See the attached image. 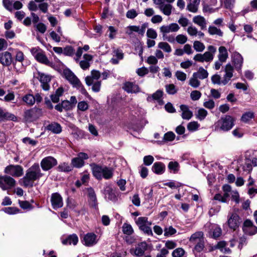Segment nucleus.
Here are the masks:
<instances>
[{
    "label": "nucleus",
    "mask_w": 257,
    "mask_h": 257,
    "mask_svg": "<svg viewBox=\"0 0 257 257\" xmlns=\"http://www.w3.org/2000/svg\"><path fill=\"white\" fill-rule=\"evenodd\" d=\"M185 253L184 250L182 248H177L172 252L173 257H182Z\"/></svg>",
    "instance_id": "obj_56"
},
{
    "label": "nucleus",
    "mask_w": 257,
    "mask_h": 257,
    "mask_svg": "<svg viewBox=\"0 0 257 257\" xmlns=\"http://www.w3.org/2000/svg\"><path fill=\"white\" fill-rule=\"evenodd\" d=\"M91 167L93 175L98 180H101L103 178L109 179L113 176V170L110 168L97 165H93Z\"/></svg>",
    "instance_id": "obj_3"
},
{
    "label": "nucleus",
    "mask_w": 257,
    "mask_h": 257,
    "mask_svg": "<svg viewBox=\"0 0 257 257\" xmlns=\"http://www.w3.org/2000/svg\"><path fill=\"white\" fill-rule=\"evenodd\" d=\"M136 223L139 229L148 235H153V233L150 226L152 222L149 221L146 217H139L136 219Z\"/></svg>",
    "instance_id": "obj_6"
},
{
    "label": "nucleus",
    "mask_w": 257,
    "mask_h": 257,
    "mask_svg": "<svg viewBox=\"0 0 257 257\" xmlns=\"http://www.w3.org/2000/svg\"><path fill=\"white\" fill-rule=\"evenodd\" d=\"M234 121L235 118L230 115L222 116L215 123V131L219 132H228L234 125Z\"/></svg>",
    "instance_id": "obj_2"
},
{
    "label": "nucleus",
    "mask_w": 257,
    "mask_h": 257,
    "mask_svg": "<svg viewBox=\"0 0 257 257\" xmlns=\"http://www.w3.org/2000/svg\"><path fill=\"white\" fill-rule=\"evenodd\" d=\"M241 222V220L240 218L236 213L231 214L228 219V224L229 227L234 230L239 227Z\"/></svg>",
    "instance_id": "obj_12"
},
{
    "label": "nucleus",
    "mask_w": 257,
    "mask_h": 257,
    "mask_svg": "<svg viewBox=\"0 0 257 257\" xmlns=\"http://www.w3.org/2000/svg\"><path fill=\"white\" fill-rule=\"evenodd\" d=\"M225 74L223 76V85H225L229 81L233 76V67L230 64L228 63L225 67Z\"/></svg>",
    "instance_id": "obj_19"
},
{
    "label": "nucleus",
    "mask_w": 257,
    "mask_h": 257,
    "mask_svg": "<svg viewBox=\"0 0 257 257\" xmlns=\"http://www.w3.org/2000/svg\"><path fill=\"white\" fill-rule=\"evenodd\" d=\"M175 135L172 132L166 133L163 138V140L166 141H172L175 139Z\"/></svg>",
    "instance_id": "obj_60"
},
{
    "label": "nucleus",
    "mask_w": 257,
    "mask_h": 257,
    "mask_svg": "<svg viewBox=\"0 0 257 257\" xmlns=\"http://www.w3.org/2000/svg\"><path fill=\"white\" fill-rule=\"evenodd\" d=\"M63 75L74 87L80 89L82 93L85 91L80 81L69 69H64L63 72Z\"/></svg>",
    "instance_id": "obj_5"
},
{
    "label": "nucleus",
    "mask_w": 257,
    "mask_h": 257,
    "mask_svg": "<svg viewBox=\"0 0 257 257\" xmlns=\"http://www.w3.org/2000/svg\"><path fill=\"white\" fill-rule=\"evenodd\" d=\"M208 51L204 53V56L206 59V62H210L213 58L214 55L216 52V48L212 45H210L207 47Z\"/></svg>",
    "instance_id": "obj_25"
},
{
    "label": "nucleus",
    "mask_w": 257,
    "mask_h": 257,
    "mask_svg": "<svg viewBox=\"0 0 257 257\" xmlns=\"http://www.w3.org/2000/svg\"><path fill=\"white\" fill-rule=\"evenodd\" d=\"M207 111L203 108H200L198 109V110H197L195 114L196 117L201 121L204 120L207 115Z\"/></svg>",
    "instance_id": "obj_39"
},
{
    "label": "nucleus",
    "mask_w": 257,
    "mask_h": 257,
    "mask_svg": "<svg viewBox=\"0 0 257 257\" xmlns=\"http://www.w3.org/2000/svg\"><path fill=\"white\" fill-rule=\"evenodd\" d=\"M35 58L38 61L41 63L48 66H50L52 64V63L48 59L46 55L42 53H38L36 55Z\"/></svg>",
    "instance_id": "obj_34"
},
{
    "label": "nucleus",
    "mask_w": 257,
    "mask_h": 257,
    "mask_svg": "<svg viewBox=\"0 0 257 257\" xmlns=\"http://www.w3.org/2000/svg\"><path fill=\"white\" fill-rule=\"evenodd\" d=\"M47 128L48 130L52 132L54 134H59L62 131V127L60 124L56 122L52 123L49 124Z\"/></svg>",
    "instance_id": "obj_36"
},
{
    "label": "nucleus",
    "mask_w": 257,
    "mask_h": 257,
    "mask_svg": "<svg viewBox=\"0 0 257 257\" xmlns=\"http://www.w3.org/2000/svg\"><path fill=\"white\" fill-rule=\"evenodd\" d=\"M57 160L52 157L44 158L41 162V166L44 171H48L57 165Z\"/></svg>",
    "instance_id": "obj_10"
},
{
    "label": "nucleus",
    "mask_w": 257,
    "mask_h": 257,
    "mask_svg": "<svg viewBox=\"0 0 257 257\" xmlns=\"http://www.w3.org/2000/svg\"><path fill=\"white\" fill-rule=\"evenodd\" d=\"M253 117L254 113L252 112H246L242 115L241 120L244 122H247Z\"/></svg>",
    "instance_id": "obj_52"
},
{
    "label": "nucleus",
    "mask_w": 257,
    "mask_h": 257,
    "mask_svg": "<svg viewBox=\"0 0 257 257\" xmlns=\"http://www.w3.org/2000/svg\"><path fill=\"white\" fill-rule=\"evenodd\" d=\"M180 29V27L176 23H171L168 25H163L160 28V32L162 35L170 33L176 32Z\"/></svg>",
    "instance_id": "obj_16"
},
{
    "label": "nucleus",
    "mask_w": 257,
    "mask_h": 257,
    "mask_svg": "<svg viewBox=\"0 0 257 257\" xmlns=\"http://www.w3.org/2000/svg\"><path fill=\"white\" fill-rule=\"evenodd\" d=\"M58 170L61 172H70L72 170V167L68 163L64 162L61 163L57 168Z\"/></svg>",
    "instance_id": "obj_44"
},
{
    "label": "nucleus",
    "mask_w": 257,
    "mask_h": 257,
    "mask_svg": "<svg viewBox=\"0 0 257 257\" xmlns=\"http://www.w3.org/2000/svg\"><path fill=\"white\" fill-rule=\"evenodd\" d=\"M51 202L53 208L56 210L63 205V199L58 193H54L51 195Z\"/></svg>",
    "instance_id": "obj_14"
},
{
    "label": "nucleus",
    "mask_w": 257,
    "mask_h": 257,
    "mask_svg": "<svg viewBox=\"0 0 257 257\" xmlns=\"http://www.w3.org/2000/svg\"><path fill=\"white\" fill-rule=\"evenodd\" d=\"M42 175L39 164H34L27 170L25 176L22 179L23 186L32 187L35 181L39 180Z\"/></svg>",
    "instance_id": "obj_1"
},
{
    "label": "nucleus",
    "mask_w": 257,
    "mask_h": 257,
    "mask_svg": "<svg viewBox=\"0 0 257 257\" xmlns=\"http://www.w3.org/2000/svg\"><path fill=\"white\" fill-rule=\"evenodd\" d=\"M212 82L214 84L223 85V80H221V77L219 75L215 74L211 77Z\"/></svg>",
    "instance_id": "obj_58"
},
{
    "label": "nucleus",
    "mask_w": 257,
    "mask_h": 257,
    "mask_svg": "<svg viewBox=\"0 0 257 257\" xmlns=\"http://www.w3.org/2000/svg\"><path fill=\"white\" fill-rule=\"evenodd\" d=\"M74 53V50L71 46H68L63 49V54L65 55L71 56Z\"/></svg>",
    "instance_id": "obj_59"
},
{
    "label": "nucleus",
    "mask_w": 257,
    "mask_h": 257,
    "mask_svg": "<svg viewBox=\"0 0 257 257\" xmlns=\"http://www.w3.org/2000/svg\"><path fill=\"white\" fill-rule=\"evenodd\" d=\"M37 78L41 83V86L43 90L47 91L50 88L49 82L51 78L49 75L38 71Z\"/></svg>",
    "instance_id": "obj_9"
},
{
    "label": "nucleus",
    "mask_w": 257,
    "mask_h": 257,
    "mask_svg": "<svg viewBox=\"0 0 257 257\" xmlns=\"http://www.w3.org/2000/svg\"><path fill=\"white\" fill-rule=\"evenodd\" d=\"M208 32L210 35H216L219 37L223 36V32L220 29L214 26H210L208 29Z\"/></svg>",
    "instance_id": "obj_33"
},
{
    "label": "nucleus",
    "mask_w": 257,
    "mask_h": 257,
    "mask_svg": "<svg viewBox=\"0 0 257 257\" xmlns=\"http://www.w3.org/2000/svg\"><path fill=\"white\" fill-rule=\"evenodd\" d=\"M113 53L114 54L113 57L111 58L110 62L113 64H117L119 60L123 59V53L122 51L118 49L114 50Z\"/></svg>",
    "instance_id": "obj_32"
},
{
    "label": "nucleus",
    "mask_w": 257,
    "mask_h": 257,
    "mask_svg": "<svg viewBox=\"0 0 257 257\" xmlns=\"http://www.w3.org/2000/svg\"><path fill=\"white\" fill-rule=\"evenodd\" d=\"M182 111L181 116L183 119L189 120L193 116L192 112L189 109L188 106L186 105L182 104L180 106Z\"/></svg>",
    "instance_id": "obj_26"
},
{
    "label": "nucleus",
    "mask_w": 257,
    "mask_h": 257,
    "mask_svg": "<svg viewBox=\"0 0 257 257\" xmlns=\"http://www.w3.org/2000/svg\"><path fill=\"white\" fill-rule=\"evenodd\" d=\"M232 60L235 69L239 72L243 63V57L239 53L234 52L232 55Z\"/></svg>",
    "instance_id": "obj_18"
},
{
    "label": "nucleus",
    "mask_w": 257,
    "mask_h": 257,
    "mask_svg": "<svg viewBox=\"0 0 257 257\" xmlns=\"http://www.w3.org/2000/svg\"><path fill=\"white\" fill-rule=\"evenodd\" d=\"M163 95V91L160 90H157L155 93H153L151 96H148V101H150L151 99L160 101Z\"/></svg>",
    "instance_id": "obj_46"
},
{
    "label": "nucleus",
    "mask_w": 257,
    "mask_h": 257,
    "mask_svg": "<svg viewBox=\"0 0 257 257\" xmlns=\"http://www.w3.org/2000/svg\"><path fill=\"white\" fill-rule=\"evenodd\" d=\"M187 37L183 34H180L176 36L175 40L180 44H184L187 41Z\"/></svg>",
    "instance_id": "obj_55"
},
{
    "label": "nucleus",
    "mask_w": 257,
    "mask_h": 257,
    "mask_svg": "<svg viewBox=\"0 0 257 257\" xmlns=\"http://www.w3.org/2000/svg\"><path fill=\"white\" fill-rule=\"evenodd\" d=\"M147 36L151 39H155L157 37V33L155 30L150 28L147 31Z\"/></svg>",
    "instance_id": "obj_61"
},
{
    "label": "nucleus",
    "mask_w": 257,
    "mask_h": 257,
    "mask_svg": "<svg viewBox=\"0 0 257 257\" xmlns=\"http://www.w3.org/2000/svg\"><path fill=\"white\" fill-rule=\"evenodd\" d=\"M83 241L84 244L87 246H93L97 243V236L94 233H87L84 236Z\"/></svg>",
    "instance_id": "obj_15"
},
{
    "label": "nucleus",
    "mask_w": 257,
    "mask_h": 257,
    "mask_svg": "<svg viewBox=\"0 0 257 257\" xmlns=\"http://www.w3.org/2000/svg\"><path fill=\"white\" fill-rule=\"evenodd\" d=\"M122 228L123 233L125 234L131 235L134 232L132 226L129 224L126 223H124Z\"/></svg>",
    "instance_id": "obj_47"
},
{
    "label": "nucleus",
    "mask_w": 257,
    "mask_h": 257,
    "mask_svg": "<svg viewBox=\"0 0 257 257\" xmlns=\"http://www.w3.org/2000/svg\"><path fill=\"white\" fill-rule=\"evenodd\" d=\"M71 164L74 167L81 168L84 165V162L82 159L77 157L72 159Z\"/></svg>",
    "instance_id": "obj_45"
},
{
    "label": "nucleus",
    "mask_w": 257,
    "mask_h": 257,
    "mask_svg": "<svg viewBox=\"0 0 257 257\" xmlns=\"http://www.w3.org/2000/svg\"><path fill=\"white\" fill-rule=\"evenodd\" d=\"M166 92L169 94H174L177 92V89L173 84L166 85Z\"/></svg>",
    "instance_id": "obj_54"
},
{
    "label": "nucleus",
    "mask_w": 257,
    "mask_h": 257,
    "mask_svg": "<svg viewBox=\"0 0 257 257\" xmlns=\"http://www.w3.org/2000/svg\"><path fill=\"white\" fill-rule=\"evenodd\" d=\"M4 172L13 177H19L23 174V168L20 165H10L5 168Z\"/></svg>",
    "instance_id": "obj_8"
},
{
    "label": "nucleus",
    "mask_w": 257,
    "mask_h": 257,
    "mask_svg": "<svg viewBox=\"0 0 257 257\" xmlns=\"http://www.w3.org/2000/svg\"><path fill=\"white\" fill-rule=\"evenodd\" d=\"M175 76L177 79L182 81H184L186 79V74L180 71H177L175 73Z\"/></svg>",
    "instance_id": "obj_63"
},
{
    "label": "nucleus",
    "mask_w": 257,
    "mask_h": 257,
    "mask_svg": "<svg viewBox=\"0 0 257 257\" xmlns=\"http://www.w3.org/2000/svg\"><path fill=\"white\" fill-rule=\"evenodd\" d=\"M103 193L105 197H107L109 200L114 201L116 199V195L113 192V189L111 186L106 185L105 186Z\"/></svg>",
    "instance_id": "obj_27"
},
{
    "label": "nucleus",
    "mask_w": 257,
    "mask_h": 257,
    "mask_svg": "<svg viewBox=\"0 0 257 257\" xmlns=\"http://www.w3.org/2000/svg\"><path fill=\"white\" fill-rule=\"evenodd\" d=\"M203 233L202 231H198L193 233L190 237V241L192 243H196L202 240Z\"/></svg>",
    "instance_id": "obj_38"
},
{
    "label": "nucleus",
    "mask_w": 257,
    "mask_h": 257,
    "mask_svg": "<svg viewBox=\"0 0 257 257\" xmlns=\"http://www.w3.org/2000/svg\"><path fill=\"white\" fill-rule=\"evenodd\" d=\"M196 75V73H193L189 82V84L194 88H197L200 85V81L198 80Z\"/></svg>",
    "instance_id": "obj_41"
},
{
    "label": "nucleus",
    "mask_w": 257,
    "mask_h": 257,
    "mask_svg": "<svg viewBox=\"0 0 257 257\" xmlns=\"http://www.w3.org/2000/svg\"><path fill=\"white\" fill-rule=\"evenodd\" d=\"M3 210L5 213L10 215L17 214L20 211L18 208L14 207H6L3 209Z\"/></svg>",
    "instance_id": "obj_50"
},
{
    "label": "nucleus",
    "mask_w": 257,
    "mask_h": 257,
    "mask_svg": "<svg viewBox=\"0 0 257 257\" xmlns=\"http://www.w3.org/2000/svg\"><path fill=\"white\" fill-rule=\"evenodd\" d=\"M13 62V57L11 53L5 51L0 53V62L3 66H9Z\"/></svg>",
    "instance_id": "obj_20"
},
{
    "label": "nucleus",
    "mask_w": 257,
    "mask_h": 257,
    "mask_svg": "<svg viewBox=\"0 0 257 257\" xmlns=\"http://www.w3.org/2000/svg\"><path fill=\"white\" fill-rule=\"evenodd\" d=\"M78 241V237L75 234H73L67 236L65 239L62 240V242L64 245L73 244L76 245Z\"/></svg>",
    "instance_id": "obj_30"
},
{
    "label": "nucleus",
    "mask_w": 257,
    "mask_h": 257,
    "mask_svg": "<svg viewBox=\"0 0 257 257\" xmlns=\"http://www.w3.org/2000/svg\"><path fill=\"white\" fill-rule=\"evenodd\" d=\"M201 96V93L198 90H194L190 94V97L194 101L199 99Z\"/></svg>",
    "instance_id": "obj_62"
},
{
    "label": "nucleus",
    "mask_w": 257,
    "mask_h": 257,
    "mask_svg": "<svg viewBox=\"0 0 257 257\" xmlns=\"http://www.w3.org/2000/svg\"><path fill=\"white\" fill-rule=\"evenodd\" d=\"M159 10L166 16H170L172 13V6L169 4H164L158 6Z\"/></svg>",
    "instance_id": "obj_35"
},
{
    "label": "nucleus",
    "mask_w": 257,
    "mask_h": 257,
    "mask_svg": "<svg viewBox=\"0 0 257 257\" xmlns=\"http://www.w3.org/2000/svg\"><path fill=\"white\" fill-rule=\"evenodd\" d=\"M200 126V124L195 121H191L187 124V129L190 132H195L197 131L199 127Z\"/></svg>",
    "instance_id": "obj_48"
},
{
    "label": "nucleus",
    "mask_w": 257,
    "mask_h": 257,
    "mask_svg": "<svg viewBox=\"0 0 257 257\" xmlns=\"http://www.w3.org/2000/svg\"><path fill=\"white\" fill-rule=\"evenodd\" d=\"M83 59L79 62V65L82 69H87L90 67V62L92 59V56L91 55L85 54L83 55Z\"/></svg>",
    "instance_id": "obj_24"
},
{
    "label": "nucleus",
    "mask_w": 257,
    "mask_h": 257,
    "mask_svg": "<svg viewBox=\"0 0 257 257\" xmlns=\"http://www.w3.org/2000/svg\"><path fill=\"white\" fill-rule=\"evenodd\" d=\"M23 100L28 105L31 106L35 103L34 96L32 94H26L23 97Z\"/></svg>",
    "instance_id": "obj_43"
},
{
    "label": "nucleus",
    "mask_w": 257,
    "mask_h": 257,
    "mask_svg": "<svg viewBox=\"0 0 257 257\" xmlns=\"http://www.w3.org/2000/svg\"><path fill=\"white\" fill-rule=\"evenodd\" d=\"M158 47L163 50L164 52L169 53L172 51L171 46L167 42H161L158 43Z\"/></svg>",
    "instance_id": "obj_42"
},
{
    "label": "nucleus",
    "mask_w": 257,
    "mask_h": 257,
    "mask_svg": "<svg viewBox=\"0 0 257 257\" xmlns=\"http://www.w3.org/2000/svg\"><path fill=\"white\" fill-rule=\"evenodd\" d=\"M177 230H176V229L173 228L172 226L166 227L164 228V236H170L175 234Z\"/></svg>",
    "instance_id": "obj_51"
},
{
    "label": "nucleus",
    "mask_w": 257,
    "mask_h": 257,
    "mask_svg": "<svg viewBox=\"0 0 257 257\" xmlns=\"http://www.w3.org/2000/svg\"><path fill=\"white\" fill-rule=\"evenodd\" d=\"M193 22L200 27L201 30L206 28L207 21L204 17L200 15L195 16L192 19Z\"/></svg>",
    "instance_id": "obj_23"
},
{
    "label": "nucleus",
    "mask_w": 257,
    "mask_h": 257,
    "mask_svg": "<svg viewBox=\"0 0 257 257\" xmlns=\"http://www.w3.org/2000/svg\"><path fill=\"white\" fill-rule=\"evenodd\" d=\"M218 59L221 61L226 62L228 58V54L226 48L224 46H220L218 48Z\"/></svg>",
    "instance_id": "obj_31"
},
{
    "label": "nucleus",
    "mask_w": 257,
    "mask_h": 257,
    "mask_svg": "<svg viewBox=\"0 0 257 257\" xmlns=\"http://www.w3.org/2000/svg\"><path fill=\"white\" fill-rule=\"evenodd\" d=\"M148 248L147 244L142 242L138 244L134 250V254L138 257L143 256Z\"/></svg>",
    "instance_id": "obj_22"
},
{
    "label": "nucleus",
    "mask_w": 257,
    "mask_h": 257,
    "mask_svg": "<svg viewBox=\"0 0 257 257\" xmlns=\"http://www.w3.org/2000/svg\"><path fill=\"white\" fill-rule=\"evenodd\" d=\"M16 185V181L10 176L0 175V188L3 190L12 189Z\"/></svg>",
    "instance_id": "obj_7"
},
{
    "label": "nucleus",
    "mask_w": 257,
    "mask_h": 257,
    "mask_svg": "<svg viewBox=\"0 0 257 257\" xmlns=\"http://www.w3.org/2000/svg\"><path fill=\"white\" fill-rule=\"evenodd\" d=\"M88 104L85 101H81L78 102L77 105V108L79 110L84 111L88 109Z\"/></svg>",
    "instance_id": "obj_57"
},
{
    "label": "nucleus",
    "mask_w": 257,
    "mask_h": 257,
    "mask_svg": "<svg viewBox=\"0 0 257 257\" xmlns=\"http://www.w3.org/2000/svg\"><path fill=\"white\" fill-rule=\"evenodd\" d=\"M87 193L89 205L91 207L96 209L97 207V198L94 190L92 188H88Z\"/></svg>",
    "instance_id": "obj_21"
},
{
    "label": "nucleus",
    "mask_w": 257,
    "mask_h": 257,
    "mask_svg": "<svg viewBox=\"0 0 257 257\" xmlns=\"http://www.w3.org/2000/svg\"><path fill=\"white\" fill-rule=\"evenodd\" d=\"M193 48L197 52H202L205 47L203 43L198 41H195L193 43Z\"/></svg>",
    "instance_id": "obj_49"
},
{
    "label": "nucleus",
    "mask_w": 257,
    "mask_h": 257,
    "mask_svg": "<svg viewBox=\"0 0 257 257\" xmlns=\"http://www.w3.org/2000/svg\"><path fill=\"white\" fill-rule=\"evenodd\" d=\"M200 0H189L187 6V10L193 13H196L198 10Z\"/></svg>",
    "instance_id": "obj_29"
},
{
    "label": "nucleus",
    "mask_w": 257,
    "mask_h": 257,
    "mask_svg": "<svg viewBox=\"0 0 257 257\" xmlns=\"http://www.w3.org/2000/svg\"><path fill=\"white\" fill-rule=\"evenodd\" d=\"M194 73H196L197 77L200 79H205L208 76V73L207 70L202 67H199L197 72H194Z\"/></svg>",
    "instance_id": "obj_40"
},
{
    "label": "nucleus",
    "mask_w": 257,
    "mask_h": 257,
    "mask_svg": "<svg viewBox=\"0 0 257 257\" xmlns=\"http://www.w3.org/2000/svg\"><path fill=\"white\" fill-rule=\"evenodd\" d=\"M35 112V110L33 108L26 110L24 112V118L27 121H33L34 118Z\"/></svg>",
    "instance_id": "obj_37"
},
{
    "label": "nucleus",
    "mask_w": 257,
    "mask_h": 257,
    "mask_svg": "<svg viewBox=\"0 0 257 257\" xmlns=\"http://www.w3.org/2000/svg\"><path fill=\"white\" fill-rule=\"evenodd\" d=\"M154 161V157L151 155L146 156L144 157L143 161L146 166L151 165Z\"/></svg>",
    "instance_id": "obj_64"
},
{
    "label": "nucleus",
    "mask_w": 257,
    "mask_h": 257,
    "mask_svg": "<svg viewBox=\"0 0 257 257\" xmlns=\"http://www.w3.org/2000/svg\"><path fill=\"white\" fill-rule=\"evenodd\" d=\"M187 32L190 36H197L198 29L195 26L191 25L188 27Z\"/></svg>",
    "instance_id": "obj_53"
},
{
    "label": "nucleus",
    "mask_w": 257,
    "mask_h": 257,
    "mask_svg": "<svg viewBox=\"0 0 257 257\" xmlns=\"http://www.w3.org/2000/svg\"><path fill=\"white\" fill-rule=\"evenodd\" d=\"M122 88L128 93H137L140 91L138 85L133 82H125L123 84Z\"/></svg>",
    "instance_id": "obj_13"
},
{
    "label": "nucleus",
    "mask_w": 257,
    "mask_h": 257,
    "mask_svg": "<svg viewBox=\"0 0 257 257\" xmlns=\"http://www.w3.org/2000/svg\"><path fill=\"white\" fill-rule=\"evenodd\" d=\"M208 227L210 230L209 233L210 235L213 238H217L219 237L222 233L221 228L217 224H207L206 227Z\"/></svg>",
    "instance_id": "obj_17"
},
{
    "label": "nucleus",
    "mask_w": 257,
    "mask_h": 257,
    "mask_svg": "<svg viewBox=\"0 0 257 257\" xmlns=\"http://www.w3.org/2000/svg\"><path fill=\"white\" fill-rule=\"evenodd\" d=\"M100 77V73L98 71L93 70L91 74L85 78V82L88 86H92V90L95 92H99L100 90L101 81L99 80Z\"/></svg>",
    "instance_id": "obj_4"
},
{
    "label": "nucleus",
    "mask_w": 257,
    "mask_h": 257,
    "mask_svg": "<svg viewBox=\"0 0 257 257\" xmlns=\"http://www.w3.org/2000/svg\"><path fill=\"white\" fill-rule=\"evenodd\" d=\"M242 230L245 234L252 235L256 233L257 227L253 225L251 220L246 219L243 223Z\"/></svg>",
    "instance_id": "obj_11"
},
{
    "label": "nucleus",
    "mask_w": 257,
    "mask_h": 257,
    "mask_svg": "<svg viewBox=\"0 0 257 257\" xmlns=\"http://www.w3.org/2000/svg\"><path fill=\"white\" fill-rule=\"evenodd\" d=\"M165 165L162 162H156L152 166V171L156 174L161 175L165 171Z\"/></svg>",
    "instance_id": "obj_28"
}]
</instances>
